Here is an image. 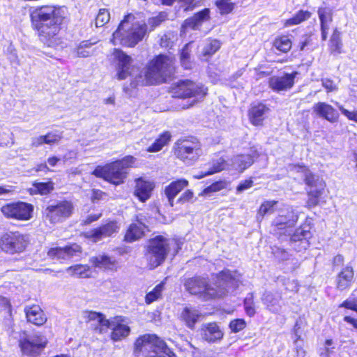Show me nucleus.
Listing matches in <instances>:
<instances>
[{
	"label": "nucleus",
	"instance_id": "f257e3e1",
	"mask_svg": "<svg viewBox=\"0 0 357 357\" xmlns=\"http://www.w3.org/2000/svg\"><path fill=\"white\" fill-rule=\"evenodd\" d=\"M298 219L296 212L291 207L287 206L282 209L273 220L270 231L282 242L288 241L293 249L297 252H301L309 246V239L312 234L310 226L304 224L291 234Z\"/></svg>",
	"mask_w": 357,
	"mask_h": 357
},
{
	"label": "nucleus",
	"instance_id": "f03ea898",
	"mask_svg": "<svg viewBox=\"0 0 357 357\" xmlns=\"http://www.w3.org/2000/svg\"><path fill=\"white\" fill-rule=\"evenodd\" d=\"M241 275L238 272L225 270L217 275L215 283L208 284L206 278L197 276L186 279L184 287L190 294L209 301L234 291L241 282Z\"/></svg>",
	"mask_w": 357,
	"mask_h": 357
},
{
	"label": "nucleus",
	"instance_id": "7ed1b4c3",
	"mask_svg": "<svg viewBox=\"0 0 357 357\" xmlns=\"http://www.w3.org/2000/svg\"><path fill=\"white\" fill-rule=\"evenodd\" d=\"M30 17L40 41L50 47L54 45L62 22L59 11L52 6H41L31 10Z\"/></svg>",
	"mask_w": 357,
	"mask_h": 357
},
{
	"label": "nucleus",
	"instance_id": "20e7f679",
	"mask_svg": "<svg viewBox=\"0 0 357 357\" xmlns=\"http://www.w3.org/2000/svg\"><path fill=\"white\" fill-rule=\"evenodd\" d=\"M174 72V62L171 57L160 54L152 59L135 76L131 82L132 87L160 84L166 82Z\"/></svg>",
	"mask_w": 357,
	"mask_h": 357
},
{
	"label": "nucleus",
	"instance_id": "39448f33",
	"mask_svg": "<svg viewBox=\"0 0 357 357\" xmlns=\"http://www.w3.org/2000/svg\"><path fill=\"white\" fill-rule=\"evenodd\" d=\"M146 33V24L136 20L133 15L128 14L113 33L112 41L114 45L118 42L123 46L132 47L143 40Z\"/></svg>",
	"mask_w": 357,
	"mask_h": 357
},
{
	"label": "nucleus",
	"instance_id": "423d86ee",
	"mask_svg": "<svg viewBox=\"0 0 357 357\" xmlns=\"http://www.w3.org/2000/svg\"><path fill=\"white\" fill-rule=\"evenodd\" d=\"M132 155H127L123 159L107 164L98 166L93 172L96 177L102 178L111 183L119 185L123 182L126 177L127 170L135 162Z\"/></svg>",
	"mask_w": 357,
	"mask_h": 357
},
{
	"label": "nucleus",
	"instance_id": "0eeeda50",
	"mask_svg": "<svg viewBox=\"0 0 357 357\" xmlns=\"http://www.w3.org/2000/svg\"><path fill=\"white\" fill-rule=\"evenodd\" d=\"M136 355L142 354L144 357H176L166 343L155 335L140 336L135 344Z\"/></svg>",
	"mask_w": 357,
	"mask_h": 357
},
{
	"label": "nucleus",
	"instance_id": "6e6552de",
	"mask_svg": "<svg viewBox=\"0 0 357 357\" xmlns=\"http://www.w3.org/2000/svg\"><path fill=\"white\" fill-rule=\"evenodd\" d=\"M173 244L176 243L162 236L149 240L146 257L150 268H155L164 262Z\"/></svg>",
	"mask_w": 357,
	"mask_h": 357
},
{
	"label": "nucleus",
	"instance_id": "1a4fd4ad",
	"mask_svg": "<svg viewBox=\"0 0 357 357\" xmlns=\"http://www.w3.org/2000/svg\"><path fill=\"white\" fill-rule=\"evenodd\" d=\"M291 170L295 169L297 172L303 173L305 183L308 186L307 190L308 199L307 204L309 207L316 206L319 204L320 197L324 193L326 184L322 178L312 174L305 166L301 165H290Z\"/></svg>",
	"mask_w": 357,
	"mask_h": 357
},
{
	"label": "nucleus",
	"instance_id": "9d476101",
	"mask_svg": "<svg viewBox=\"0 0 357 357\" xmlns=\"http://www.w3.org/2000/svg\"><path fill=\"white\" fill-rule=\"evenodd\" d=\"M47 340L40 333L29 334L23 331L20 334L19 346L24 355L29 357L38 356L46 347Z\"/></svg>",
	"mask_w": 357,
	"mask_h": 357
},
{
	"label": "nucleus",
	"instance_id": "9b49d317",
	"mask_svg": "<svg viewBox=\"0 0 357 357\" xmlns=\"http://www.w3.org/2000/svg\"><path fill=\"white\" fill-rule=\"evenodd\" d=\"M176 157L188 165H192L202 155L201 143L196 139L179 140L174 147Z\"/></svg>",
	"mask_w": 357,
	"mask_h": 357
},
{
	"label": "nucleus",
	"instance_id": "f8f14e48",
	"mask_svg": "<svg viewBox=\"0 0 357 357\" xmlns=\"http://www.w3.org/2000/svg\"><path fill=\"white\" fill-rule=\"evenodd\" d=\"M73 205L70 201H59L49 205L43 212L46 220L51 223L61 222L68 218L73 213Z\"/></svg>",
	"mask_w": 357,
	"mask_h": 357
},
{
	"label": "nucleus",
	"instance_id": "ddd939ff",
	"mask_svg": "<svg viewBox=\"0 0 357 357\" xmlns=\"http://www.w3.org/2000/svg\"><path fill=\"white\" fill-rule=\"evenodd\" d=\"M28 242L27 236L17 231L9 232L1 236L0 245L3 252L13 255L23 252Z\"/></svg>",
	"mask_w": 357,
	"mask_h": 357
},
{
	"label": "nucleus",
	"instance_id": "4468645a",
	"mask_svg": "<svg viewBox=\"0 0 357 357\" xmlns=\"http://www.w3.org/2000/svg\"><path fill=\"white\" fill-rule=\"evenodd\" d=\"M172 97L178 98H188L195 97L197 100L202 98L206 94V89L203 86L184 80L178 82L172 89Z\"/></svg>",
	"mask_w": 357,
	"mask_h": 357
},
{
	"label": "nucleus",
	"instance_id": "2eb2a0df",
	"mask_svg": "<svg viewBox=\"0 0 357 357\" xmlns=\"http://www.w3.org/2000/svg\"><path fill=\"white\" fill-rule=\"evenodd\" d=\"M1 211L7 218L24 221L32 218L33 206L23 202H12L3 206Z\"/></svg>",
	"mask_w": 357,
	"mask_h": 357
},
{
	"label": "nucleus",
	"instance_id": "dca6fc26",
	"mask_svg": "<svg viewBox=\"0 0 357 357\" xmlns=\"http://www.w3.org/2000/svg\"><path fill=\"white\" fill-rule=\"evenodd\" d=\"M119 230V227L116 221H109L106 224L91 229L84 234L86 238L96 243L105 238L110 237L116 234Z\"/></svg>",
	"mask_w": 357,
	"mask_h": 357
},
{
	"label": "nucleus",
	"instance_id": "f3484780",
	"mask_svg": "<svg viewBox=\"0 0 357 357\" xmlns=\"http://www.w3.org/2000/svg\"><path fill=\"white\" fill-rule=\"evenodd\" d=\"M114 59L117 62L116 70L117 78L119 80L125 79L129 75H131L130 63L132 59L122 50L114 49L113 52Z\"/></svg>",
	"mask_w": 357,
	"mask_h": 357
},
{
	"label": "nucleus",
	"instance_id": "a211bd4d",
	"mask_svg": "<svg viewBox=\"0 0 357 357\" xmlns=\"http://www.w3.org/2000/svg\"><path fill=\"white\" fill-rule=\"evenodd\" d=\"M297 72L284 73L282 76H272L268 79L269 87L274 91L280 92L292 88Z\"/></svg>",
	"mask_w": 357,
	"mask_h": 357
},
{
	"label": "nucleus",
	"instance_id": "6ab92c4d",
	"mask_svg": "<svg viewBox=\"0 0 357 357\" xmlns=\"http://www.w3.org/2000/svg\"><path fill=\"white\" fill-rule=\"evenodd\" d=\"M199 334L202 339L209 343H214L220 340L223 337V333L215 322L202 324Z\"/></svg>",
	"mask_w": 357,
	"mask_h": 357
},
{
	"label": "nucleus",
	"instance_id": "aec40b11",
	"mask_svg": "<svg viewBox=\"0 0 357 357\" xmlns=\"http://www.w3.org/2000/svg\"><path fill=\"white\" fill-rule=\"evenodd\" d=\"M312 111L317 116L324 119L331 123L337 121L339 118L338 112L331 105L324 102L315 103L312 107Z\"/></svg>",
	"mask_w": 357,
	"mask_h": 357
},
{
	"label": "nucleus",
	"instance_id": "412c9836",
	"mask_svg": "<svg viewBox=\"0 0 357 357\" xmlns=\"http://www.w3.org/2000/svg\"><path fill=\"white\" fill-rule=\"evenodd\" d=\"M124 319L121 317H116L114 319L109 321L108 328L112 330L111 338L114 341L121 340L126 337L130 332V327L123 324Z\"/></svg>",
	"mask_w": 357,
	"mask_h": 357
},
{
	"label": "nucleus",
	"instance_id": "4be33fe9",
	"mask_svg": "<svg viewBox=\"0 0 357 357\" xmlns=\"http://www.w3.org/2000/svg\"><path fill=\"white\" fill-rule=\"evenodd\" d=\"M81 252V248L77 244L65 248H51L48 252V256L52 259H70L74 256Z\"/></svg>",
	"mask_w": 357,
	"mask_h": 357
},
{
	"label": "nucleus",
	"instance_id": "5701e85b",
	"mask_svg": "<svg viewBox=\"0 0 357 357\" xmlns=\"http://www.w3.org/2000/svg\"><path fill=\"white\" fill-rule=\"evenodd\" d=\"M155 187L153 182L139 178L135 180L134 195L142 202H145L151 195Z\"/></svg>",
	"mask_w": 357,
	"mask_h": 357
},
{
	"label": "nucleus",
	"instance_id": "b1692460",
	"mask_svg": "<svg viewBox=\"0 0 357 357\" xmlns=\"http://www.w3.org/2000/svg\"><path fill=\"white\" fill-rule=\"evenodd\" d=\"M210 18V10L204 8L202 10L195 13L192 17L187 18L182 24V30L185 31L188 29L196 30L199 28L204 22Z\"/></svg>",
	"mask_w": 357,
	"mask_h": 357
},
{
	"label": "nucleus",
	"instance_id": "393cba45",
	"mask_svg": "<svg viewBox=\"0 0 357 357\" xmlns=\"http://www.w3.org/2000/svg\"><path fill=\"white\" fill-rule=\"evenodd\" d=\"M354 269L350 266H347L338 273L336 278V287L340 291L348 289L351 285L354 280Z\"/></svg>",
	"mask_w": 357,
	"mask_h": 357
},
{
	"label": "nucleus",
	"instance_id": "a878e982",
	"mask_svg": "<svg viewBox=\"0 0 357 357\" xmlns=\"http://www.w3.org/2000/svg\"><path fill=\"white\" fill-rule=\"evenodd\" d=\"M24 312L27 321L34 325L42 326L47 321L45 314L38 305L27 307Z\"/></svg>",
	"mask_w": 357,
	"mask_h": 357
},
{
	"label": "nucleus",
	"instance_id": "bb28decb",
	"mask_svg": "<svg viewBox=\"0 0 357 357\" xmlns=\"http://www.w3.org/2000/svg\"><path fill=\"white\" fill-rule=\"evenodd\" d=\"M188 185V181L185 179H179L172 181L165 188V194L168 199L171 206H174V199L175 197Z\"/></svg>",
	"mask_w": 357,
	"mask_h": 357
},
{
	"label": "nucleus",
	"instance_id": "cd10ccee",
	"mask_svg": "<svg viewBox=\"0 0 357 357\" xmlns=\"http://www.w3.org/2000/svg\"><path fill=\"white\" fill-rule=\"evenodd\" d=\"M268 111L269 108L264 104L253 105L249 110V118L251 123L255 126L261 125Z\"/></svg>",
	"mask_w": 357,
	"mask_h": 357
},
{
	"label": "nucleus",
	"instance_id": "c85d7f7f",
	"mask_svg": "<svg viewBox=\"0 0 357 357\" xmlns=\"http://www.w3.org/2000/svg\"><path fill=\"white\" fill-rule=\"evenodd\" d=\"M258 154L254 151L252 154L238 155L232 158L233 167L242 172L248 168L253 162L254 158H257Z\"/></svg>",
	"mask_w": 357,
	"mask_h": 357
},
{
	"label": "nucleus",
	"instance_id": "c756f323",
	"mask_svg": "<svg viewBox=\"0 0 357 357\" xmlns=\"http://www.w3.org/2000/svg\"><path fill=\"white\" fill-rule=\"evenodd\" d=\"M281 299L282 296L280 294H273L270 291L265 292L262 297L263 303L273 312H278L280 310Z\"/></svg>",
	"mask_w": 357,
	"mask_h": 357
},
{
	"label": "nucleus",
	"instance_id": "7c9ffc66",
	"mask_svg": "<svg viewBox=\"0 0 357 357\" xmlns=\"http://www.w3.org/2000/svg\"><path fill=\"white\" fill-rule=\"evenodd\" d=\"M200 317L201 313L197 310L189 307H185L181 314V319L190 328H194L195 324L197 322Z\"/></svg>",
	"mask_w": 357,
	"mask_h": 357
},
{
	"label": "nucleus",
	"instance_id": "2f4dec72",
	"mask_svg": "<svg viewBox=\"0 0 357 357\" xmlns=\"http://www.w3.org/2000/svg\"><path fill=\"white\" fill-rule=\"evenodd\" d=\"M145 227L142 222L130 225L125 235V241L130 243L140 238L144 233Z\"/></svg>",
	"mask_w": 357,
	"mask_h": 357
},
{
	"label": "nucleus",
	"instance_id": "473e14b6",
	"mask_svg": "<svg viewBox=\"0 0 357 357\" xmlns=\"http://www.w3.org/2000/svg\"><path fill=\"white\" fill-rule=\"evenodd\" d=\"M209 165L210 167L207 170L201 171L200 173L195 176V177L196 178H202L206 176L221 172L225 168L226 163L225 160L223 158H220L216 160H213Z\"/></svg>",
	"mask_w": 357,
	"mask_h": 357
},
{
	"label": "nucleus",
	"instance_id": "72a5a7b5",
	"mask_svg": "<svg viewBox=\"0 0 357 357\" xmlns=\"http://www.w3.org/2000/svg\"><path fill=\"white\" fill-rule=\"evenodd\" d=\"M86 317L89 321H97L98 326L97 329H99L100 333L106 332L108 329V326L109 325V320L106 319L105 316L96 312H86Z\"/></svg>",
	"mask_w": 357,
	"mask_h": 357
},
{
	"label": "nucleus",
	"instance_id": "f704fd0d",
	"mask_svg": "<svg viewBox=\"0 0 357 357\" xmlns=\"http://www.w3.org/2000/svg\"><path fill=\"white\" fill-rule=\"evenodd\" d=\"M172 137L171 133L169 131H165L162 133L158 139L155 140L152 145L148 149V152H158L160 151L163 146L168 144Z\"/></svg>",
	"mask_w": 357,
	"mask_h": 357
},
{
	"label": "nucleus",
	"instance_id": "c9c22d12",
	"mask_svg": "<svg viewBox=\"0 0 357 357\" xmlns=\"http://www.w3.org/2000/svg\"><path fill=\"white\" fill-rule=\"evenodd\" d=\"M66 272L71 276L78 278H89L90 276V268L87 265L77 264L66 268Z\"/></svg>",
	"mask_w": 357,
	"mask_h": 357
},
{
	"label": "nucleus",
	"instance_id": "e433bc0d",
	"mask_svg": "<svg viewBox=\"0 0 357 357\" xmlns=\"http://www.w3.org/2000/svg\"><path fill=\"white\" fill-rule=\"evenodd\" d=\"M91 261L96 267L100 268L112 269L114 266V261L106 255H99L93 257Z\"/></svg>",
	"mask_w": 357,
	"mask_h": 357
},
{
	"label": "nucleus",
	"instance_id": "4c0bfd02",
	"mask_svg": "<svg viewBox=\"0 0 357 357\" xmlns=\"http://www.w3.org/2000/svg\"><path fill=\"white\" fill-rule=\"evenodd\" d=\"M311 16V13L307 10H301L298 13H296L292 17L287 20L284 25L286 26H289L292 25L298 24L307 20H308Z\"/></svg>",
	"mask_w": 357,
	"mask_h": 357
},
{
	"label": "nucleus",
	"instance_id": "58836bf2",
	"mask_svg": "<svg viewBox=\"0 0 357 357\" xmlns=\"http://www.w3.org/2000/svg\"><path fill=\"white\" fill-rule=\"evenodd\" d=\"M221 47L220 42L217 39H208L204 44L202 54L204 56H211L215 54Z\"/></svg>",
	"mask_w": 357,
	"mask_h": 357
},
{
	"label": "nucleus",
	"instance_id": "ea45409f",
	"mask_svg": "<svg viewBox=\"0 0 357 357\" xmlns=\"http://www.w3.org/2000/svg\"><path fill=\"white\" fill-rule=\"evenodd\" d=\"M292 43L287 36L276 38L273 42V46L282 52H287L290 50Z\"/></svg>",
	"mask_w": 357,
	"mask_h": 357
},
{
	"label": "nucleus",
	"instance_id": "a19ab883",
	"mask_svg": "<svg viewBox=\"0 0 357 357\" xmlns=\"http://www.w3.org/2000/svg\"><path fill=\"white\" fill-rule=\"evenodd\" d=\"M342 44L340 38V32L335 29L330 40V49L332 53L340 54Z\"/></svg>",
	"mask_w": 357,
	"mask_h": 357
},
{
	"label": "nucleus",
	"instance_id": "79ce46f5",
	"mask_svg": "<svg viewBox=\"0 0 357 357\" xmlns=\"http://www.w3.org/2000/svg\"><path fill=\"white\" fill-rule=\"evenodd\" d=\"M277 204L275 201H266L264 202L259 207L257 218L259 221H261L264 217L267 214L273 213L274 211V206Z\"/></svg>",
	"mask_w": 357,
	"mask_h": 357
},
{
	"label": "nucleus",
	"instance_id": "37998d69",
	"mask_svg": "<svg viewBox=\"0 0 357 357\" xmlns=\"http://www.w3.org/2000/svg\"><path fill=\"white\" fill-rule=\"evenodd\" d=\"M190 45L191 43L186 44L181 52V63L185 69H190L192 68V63L190 61Z\"/></svg>",
	"mask_w": 357,
	"mask_h": 357
},
{
	"label": "nucleus",
	"instance_id": "c03bdc74",
	"mask_svg": "<svg viewBox=\"0 0 357 357\" xmlns=\"http://www.w3.org/2000/svg\"><path fill=\"white\" fill-rule=\"evenodd\" d=\"M163 289L164 284L162 282L156 285L152 291L146 294L145 297L146 303L147 304H151L153 302L157 301L161 296V294Z\"/></svg>",
	"mask_w": 357,
	"mask_h": 357
},
{
	"label": "nucleus",
	"instance_id": "a18cd8bd",
	"mask_svg": "<svg viewBox=\"0 0 357 357\" xmlns=\"http://www.w3.org/2000/svg\"><path fill=\"white\" fill-rule=\"evenodd\" d=\"M53 183L50 181L45 183H35L31 189L34 193L47 195L53 190Z\"/></svg>",
	"mask_w": 357,
	"mask_h": 357
},
{
	"label": "nucleus",
	"instance_id": "49530a36",
	"mask_svg": "<svg viewBox=\"0 0 357 357\" xmlns=\"http://www.w3.org/2000/svg\"><path fill=\"white\" fill-rule=\"evenodd\" d=\"M318 15L321 25L329 26L332 22V10L329 8H319Z\"/></svg>",
	"mask_w": 357,
	"mask_h": 357
},
{
	"label": "nucleus",
	"instance_id": "de8ad7c7",
	"mask_svg": "<svg viewBox=\"0 0 357 357\" xmlns=\"http://www.w3.org/2000/svg\"><path fill=\"white\" fill-rule=\"evenodd\" d=\"M110 19V14L109 11L105 8L100 9L96 18V26L97 27H101L107 24Z\"/></svg>",
	"mask_w": 357,
	"mask_h": 357
},
{
	"label": "nucleus",
	"instance_id": "09e8293b",
	"mask_svg": "<svg viewBox=\"0 0 357 357\" xmlns=\"http://www.w3.org/2000/svg\"><path fill=\"white\" fill-rule=\"evenodd\" d=\"M229 183L226 181H218L216 182L213 183L211 185L206 188L203 192V195H208L211 192L220 191L222 189L227 188L228 186Z\"/></svg>",
	"mask_w": 357,
	"mask_h": 357
},
{
	"label": "nucleus",
	"instance_id": "8fccbe9b",
	"mask_svg": "<svg viewBox=\"0 0 357 357\" xmlns=\"http://www.w3.org/2000/svg\"><path fill=\"white\" fill-rule=\"evenodd\" d=\"M167 17L166 13H160L157 16L151 17L148 20L147 26H150L149 31L154 30Z\"/></svg>",
	"mask_w": 357,
	"mask_h": 357
},
{
	"label": "nucleus",
	"instance_id": "3c124183",
	"mask_svg": "<svg viewBox=\"0 0 357 357\" xmlns=\"http://www.w3.org/2000/svg\"><path fill=\"white\" fill-rule=\"evenodd\" d=\"M46 144L52 145L57 144L62 138V135L59 131H52L44 135Z\"/></svg>",
	"mask_w": 357,
	"mask_h": 357
},
{
	"label": "nucleus",
	"instance_id": "603ef678",
	"mask_svg": "<svg viewBox=\"0 0 357 357\" xmlns=\"http://www.w3.org/2000/svg\"><path fill=\"white\" fill-rule=\"evenodd\" d=\"M215 4L222 14H227L234 8V3L230 0H217Z\"/></svg>",
	"mask_w": 357,
	"mask_h": 357
},
{
	"label": "nucleus",
	"instance_id": "864d4df0",
	"mask_svg": "<svg viewBox=\"0 0 357 357\" xmlns=\"http://www.w3.org/2000/svg\"><path fill=\"white\" fill-rule=\"evenodd\" d=\"M244 307L246 313L250 316L252 317L255 314V310L253 306V298L252 294H250L244 300Z\"/></svg>",
	"mask_w": 357,
	"mask_h": 357
},
{
	"label": "nucleus",
	"instance_id": "5fc2aeb1",
	"mask_svg": "<svg viewBox=\"0 0 357 357\" xmlns=\"http://www.w3.org/2000/svg\"><path fill=\"white\" fill-rule=\"evenodd\" d=\"M246 323L243 319H237L231 321L229 324V328L234 333H238L245 328Z\"/></svg>",
	"mask_w": 357,
	"mask_h": 357
},
{
	"label": "nucleus",
	"instance_id": "6e6d98bb",
	"mask_svg": "<svg viewBox=\"0 0 357 357\" xmlns=\"http://www.w3.org/2000/svg\"><path fill=\"white\" fill-rule=\"evenodd\" d=\"M253 183L254 182L251 178L241 181L236 187L237 192L241 193L243 191L250 189L253 186Z\"/></svg>",
	"mask_w": 357,
	"mask_h": 357
},
{
	"label": "nucleus",
	"instance_id": "4d7b16f0",
	"mask_svg": "<svg viewBox=\"0 0 357 357\" xmlns=\"http://www.w3.org/2000/svg\"><path fill=\"white\" fill-rule=\"evenodd\" d=\"M339 109L349 120L354 121L357 123V111L349 112V110L340 105Z\"/></svg>",
	"mask_w": 357,
	"mask_h": 357
},
{
	"label": "nucleus",
	"instance_id": "13d9d810",
	"mask_svg": "<svg viewBox=\"0 0 357 357\" xmlns=\"http://www.w3.org/2000/svg\"><path fill=\"white\" fill-rule=\"evenodd\" d=\"M340 307H343L347 309L352 310L357 312V299L350 300L347 299L344 301Z\"/></svg>",
	"mask_w": 357,
	"mask_h": 357
},
{
	"label": "nucleus",
	"instance_id": "bf43d9fd",
	"mask_svg": "<svg viewBox=\"0 0 357 357\" xmlns=\"http://www.w3.org/2000/svg\"><path fill=\"white\" fill-rule=\"evenodd\" d=\"M192 197H193V192L190 190H187L177 199V202L183 204V203H185V202L191 200L192 199Z\"/></svg>",
	"mask_w": 357,
	"mask_h": 357
},
{
	"label": "nucleus",
	"instance_id": "052dcab7",
	"mask_svg": "<svg viewBox=\"0 0 357 357\" xmlns=\"http://www.w3.org/2000/svg\"><path fill=\"white\" fill-rule=\"evenodd\" d=\"M286 289L290 291H298V284L295 280H288L285 282Z\"/></svg>",
	"mask_w": 357,
	"mask_h": 357
},
{
	"label": "nucleus",
	"instance_id": "680f3d73",
	"mask_svg": "<svg viewBox=\"0 0 357 357\" xmlns=\"http://www.w3.org/2000/svg\"><path fill=\"white\" fill-rule=\"evenodd\" d=\"M94 53V50H86L82 47H78L77 50V54L79 57H87Z\"/></svg>",
	"mask_w": 357,
	"mask_h": 357
},
{
	"label": "nucleus",
	"instance_id": "e2e57ef3",
	"mask_svg": "<svg viewBox=\"0 0 357 357\" xmlns=\"http://www.w3.org/2000/svg\"><path fill=\"white\" fill-rule=\"evenodd\" d=\"M322 85L328 92L335 91L337 89L333 82L329 79H322Z\"/></svg>",
	"mask_w": 357,
	"mask_h": 357
},
{
	"label": "nucleus",
	"instance_id": "0e129e2a",
	"mask_svg": "<svg viewBox=\"0 0 357 357\" xmlns=\"http://www.w3.org/2000/svg\"><path fill=\"white\" fill-rule=\"evenodd\" d=\"M274 253L277 257L282 260H287L289 259V254L284 249L278 248Z\"/></svg>",
	"mask_w": 357,
	"mask_h": 357
},
{
	"label": "nucleus",
	"instance_id": "69168bd1",
	"mask_svg": "<svg viewBox=\"0 0 357 357\" xmlns=\"http://www.w3.org/2000/svg\"><path fill=\"white\" fill-rule=\"evenodd\" d=\"M44 144H45L44 135H40L38 137H33L31 139L32 147H38Z\"/></svg>",
	"mask_w": 357,
	"mask_h": 357
},
{
	"label": "nucleus",
	"instance_id": "338daca9",
	"mask_svg": "<svg viewBox=\"0 0 357 357\" xmlns=\"http://www.w3.org/2000/svg\"><path fill=\"white\" fill-rule=\"evenodd\" d=\"M171 40L172 38L170 34H165L160 39V45L162 47H167L170 45V43H172Z\"/></svg>",
	"mask_w": 357,
	"mask_h": 357
},
{
	"label": "nucleus",
	"instance_id": "774afa93",
	"mask_svg": "<svg viewBox=\"0 0 357 357\" xmlns=\"http://www.w3.org/2000/svg\"><path fill=\"white\" fill-rule=\"evenodd\" d=\"M101 216V214H94V215H89L86 217V218L84 220V224L89 225L93 222H95L98 220Z\"/></svg>",
	"mask_w": 357,
	"mask_h": 357
}]
</instances>
